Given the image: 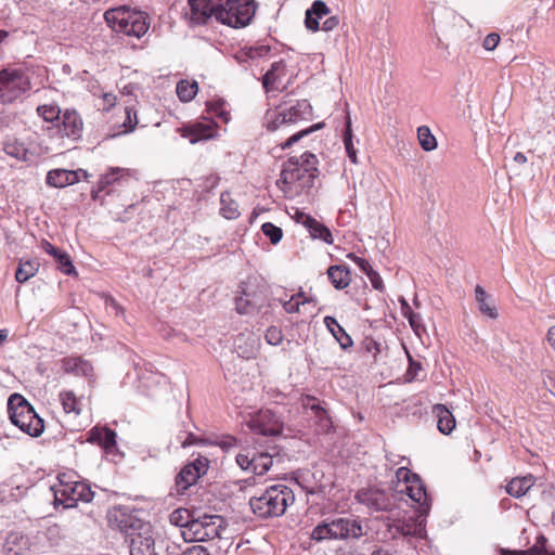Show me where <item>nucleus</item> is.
Listing matches in <instances>:
<instances>
[{
  "label": "nucleus",
  "instance_id": "1",
  "mask_svg": "<svg viewBox=\"0 0 555 555\" xmlns=\"http://www.w3.org/2000/svg\"><path fill=\"white\" fill-rule=\"evenodd\" d=\"M397 487L399 493L406 494L418 505V517L408 519H395L388 525L393 537L402 535L416 539L426 538L425 517L430 509V500L425 486L417 474L412 473L408 467H399L396 472Z\"/></svg>",
  "mask_w": 555,
  "mask_h": 555
},
{
  "label": "nucleus",
  "instance_id": "2",
  "mask_svg": "<svg viewBox=\"0 0 555 555\" xmlns=\"http://www.w3.org/2000/svg\"><path fill=\"white\" fill-rule=\"evenodd\" d=\"M113 516L118 522L120 531L125 533L131 555H156L155 540L150 522L120 511L115 512Z\"/></svg>",
  "mask_w": 555,
  "mask_h": 555
},
{
  "label": "nucleus",
  "instance_id": "3",
  "mask_svg": "<svg viewBox=\"0 0 555 555\" xmlns=\"http://www.w3.org/2000/svg\"><path fill=\"white\" fill-rule=\"evenodd\" d=\"M295 502L293 490L285 485L268 487L259 495L249 500V505L255 515L260 518L282 516L286 508Z\"/></svg>",
  "mask_w": 555,
  "mask_h": 555
},
{
  "label": "nucleus",
  "instance_id": "4",
  "mask_svg": "<svg viewBox=\"0 0 555 555\" xmlns=\"http://www.w3.org/2000/svg\"><path fill=\"white\" fill-rule=\"evenodd\" d=\"M104 18L113 30L138 39L150 28V17L146 13L126 7L107 10Z\"/></svg>",
  "mask_w": 555,
  "mask_h": 555
},
{
  "label": "nucleus",
  "instance_id": "5",
  "mask_svg": "<svg viewBox=\"0 0 555 555\" xmlns=\"http://www.w3.org/2000/svg\"><path fill=\"white\" fill-rule=\"evenodd\" d=\"M11 422L30 437H39L44 429L43 420L36 413L33 405L21 395L13 393L8 401Z\"/></svg>",
  "mask_w": 555,
  "mask_h": 555
},
{
  "label": "nucleus",
  "instance_id": "6",
  "mask_svg": "<svg viewBox=\"0 0 555 555\" xmlns=\"http://www.w3.org/2000/svg\"><path fill=\"white\" fill-rule=\"evenodd\" d=\"M315 177L308 169L301 168L299 159L291 157L284 163L278 186L286 197L294 198L305 190L312 188Z\"/></svg>",
  "mask_w": 555,
  "mask_h": 555
},
{
  "label": "nucleus",
  "instance_id": "7",
  "mask_svg": "<svg viewBox=\"0 0 555 555\" xmlns=\"http://www.w3.org/2000/svg\"><path fill=\"white\" fill-rule=\"evenodd\" d=\"M54 494V504L63 505L65 508L76 506L81 501L89 503L92 501L94 492L91 487L80 480H73L66 474L57 477V483L51 487Z\"/></svg>",
  "mask_w": 555,
  "mask_h": 555
},
{
  "label": "nucleus",
  "instance_id": "8",
  "mask_svg": "<svg viewBox=\"0 0 555 555\" xmlns=\"http://www.w3.org/2000/svg\"><path fill=\"white\" fill-rule=\"evenodd\" d=\"M363 535V528L359 520L351 518H336L322 521L311 532V539L317 542L326 540L359 539Z\"/></svg>",
  "mask_w": 555,
  "mask_h": 555
},
{
  "label": "nucleus",
  "instance_id": "9",
  "mask_svg": "<svg viewBox=\"0 0 555 555\" xmlns=\"http://www.w3.org/2000/svg\"><path fill=\"white\" fill-rule=\"evenodd\" d=\"M227 531V522L220 515H203L194 518L182 531L185 542H205L222 539Z\"/></svg>",
  "mask_w": 555,
  "mask_h": 555
},
{
  "label": "nucleus",
  "instance_id": "10",
  "mask_svg": "<svg viewBox=\"0 0 555 555\" xmlns=\"http://www.w3.org/2000/svg\"><path fill=\"white\" fill-rule=\"evenodd\" d=\"M235 462L242 470L256 476H262L275 463L281 462V456L275 448L268 451L255 447H246L236 454Z\"/></svg>",
  "mask_w": 555,
  "mask_h": 555
},
{
  "label": "nucleus",
  "instance_id": "11",
  "mask_svg": "<svg viewBox=\"0 0 555 555\" xmlns=\"http://www.w3.org/2000/svg\"><path fill=\"white\" fill-rule=\"evenodd\" d=\"M231 4L233 0H190V20L197 25L206 24L211 18L219 23H231Z\"/></svg>",
  "mask_w": 555,
  "mask_h": 555
},
{
  "label": "nucleus",
  "instance_id": "12",
  "mask_svg": "<svg viewBox=\"0 0 555 555\" xmlns=\"http://www.w3.org/2000/svg\"><path fill=\"white\" fill-rule=\"evenodd\" d=\"M30 89L28 76L21 69L5 68L0 72V103H12Z\"/></svg>",
  "mask_w": 555,
  "mask_h": 555
},
{
  "label": "nucleus",
  "instance_id": "13",
  "mask_svg": "<svg viewBox=\"0 0 555 555\" xmlns=\"http://www.w3.org/2000/svg\"><path fill=\"white\" fill-rule=\"evenodd\" d=\"M246 426L256 435L280 436L283 433L284 424L272 411L260 410L254 413L246 421Z\"/></svg>",
  "mask_w": 555,
  "mask_h": 555
},
{
  "label": "nucleus",
  "instance_id": "14",
  "mask_svg": "<svg viewBox=\"0 0 555 555\" xmlns=\"http://www.w3.org/2000/svg\"><path fill=\"white\" fill-rule=\"evenodd\" d=\"M356 500L364 505L371 513L391 511L395 502L393 498L386 490L377 487L362 488L356 493Z\"/></svg>",
  "mask_w": 555,
  "mask_h": 555
},
{
  "label": "nucleus",
  "instance_id": "15",
  "mask_svg": "<svg viewBox=\"0 0 555 555\" xmlns=\"http://www.w3.org/2000/svg\"><path fill=\"white\" fill-rule=\"evenodd\" d=\"M257 4L255 0H233L229 15L233 16L230 22H220L233 28H243L251 22Z\"/></svg>",
  "mask_w": 555,
  "mask_h": 555
},
{
  "label": "nucleus",
  "instance_id": "16",
  "mask_svg": "<svg viewBox=\"0 0 555 555\" xmlns=\"http://www.w3.org/2000/svg\"><path fill=\"white\" fill-rule=\"evenodd\" d=\"M131 177V172L127 168L120 167H111L107 172L101 175L96 186L92 190L91 196L93 199L100 198V193L105 192L106 194L111 193L108 190L109 186L115 184L121 185L129 181Z\"/></svg>",
  "mask_w": 555,
  "mask_h": 555
},
{
  "label": "nucleus",
  "instance_id": "17",
  "mask_svg": "<svg viewBox=\"0 0 555 555\" xmlns=\"http://www.w3.org/2000/svg\"><path fill=\"white\" fill-rule=\"evenodd\" d=\"M83 121L75 109H65L59 126V133L62 138L77 141L81 138Z\"/></svg>",
  "mask_w": 555,
  "mask_h": 555
},
{
  "label": "nucleus",
  "instance_id": "18",
  "mask_svg": "<svg viewBox=\"0 0 555 555\" xmlns=\"http://www.w3.org/2000/svg\"><path fill=\"white\" fill-rule=\"evenodd\" d=\"M217 124L214 121H197L180 129L181 135L189 139L191 144L208 140L216 135Z\"/></svg>",
  "mask_w": 555,
  "mask_h": 555
},
{
  "label": "nucleus",
  "instance_id": "19",
  "mask_svg": "<svg viewBox=\"0 0 555 555\" xmlns=\"http://www.w3.org/2000/svg\"><path fill=\"white\" fill-rule=\"evenodd\" d=\"M332 13L328 5L323 0H315L307 9L305 14V26L311 33H317L321 28L320 21L327 18Z\"/></svg>",
  "mask_w": 555,
  "mask_h": 555
},
{
  "label": "nucleus",
  "instance_id": "20",
  "mask_svg": "<svg viewBox=\"0 0 555 555\" xmlns=\"http://www.w3.org/2000/svg\"><path fill=\"white\" fill-rule=\"evenodd\" d=\"M88 441L99 444L106 453H114L116 450V433L106 427H93L89 431Z\"/></svg>",
  "mask_w": 555,
  "mask_h": 555
},
{
  "label": "nucleus",
  "instance_id": "21",
  "mask_svg": "<svg viewBox=\"0 0 555 555\" xmlns=\"http://www.w3.org/2000/svg\"><path fill=\"white\" fill-rule=\"evenodd\" d=\"M79 181V172L67 169H53L47 173L46 182L50 186L65 188Z\"/></svg>",
  "mask_w": 555,
  "mask_h": 555
},
{
  "label": "nucleus",
  "instance_id": "22",
  "mask_svg": "<svg viewBox=\"0 0 555 555\" xmlns=\"http://www.w3.org/2000/svg\"><path fill=\"white\" fill-rule=\"evenodd\" d=\"M4 153L20 162L33 163L34 154L25 146V144L15 138H7L3 142Z\"/></svg>",
  "mask_w": 555,
  "mask_h": 555
},
{
  "label": "nucleus",
  "instance_id": "23",
  "mask_svg": "<svg viewBox=\"0 0 555 555\" xmlns=\"http://www.w3.org/2000/svg\"><path fill=\"white\" fill-rule=\"evenodd\" d=\"M61 362L62 369L66 373L85 377H89L93 373L92 364L81 357L64 358Z\"/></svg>",
  "mask_w": 555,
  "mask_h": 555
},
{
  "label": "nucleus",
  "instance_id": "24",
  "mask_svg": "<svg viewBox=\"0 0 555 555\" xmlns=\"http://www.w3.org/2000/svg\"><path fill=\"white\" fill-rule=\"evenodd\" d=\"M43 249L46 253H48L54 257V259L57 262L59 269L63 273H65L67 275L77 274L76 269L72 262V259L67 253H65L61 249H57L56 247H54L51 243H49L47 241L43 242Z\"/></svg>",
  "mask_w": 555,
  "mask_h": 555
},
{
  "label": "nucleus",
  "instance_id": "25",
  "mask_svg": "<svg viewBox=\"0 0 555 555\" xmlns=\"http://www.w3.org/2000/svg\"><path fill=\"white\" fill-rule=\"evenodd\" d=\"M324 324L326 328L332 333L340 348L347 350L352 347L353 341L349 334L345 331L343 326H340L337 320L334 317H325Z\"/></svg>",
  "mask_w": 555,
  "mask_h": 555
},
{
  "label": "nucleus",
  "instance_id": "26",
  "mask_svg": "<svg viewBox=\"0 0 555 555\" xmlns=\"http://www.w3.org/2000/svg\"><path fill=\"white\" fill-rule=\"evenodd\" d=\"M327 276L336 289H344L351 282L350 270L343 264L331 266L327 269Z\"/></svg>",
  "mask_w": 555,
  "mask_h": 555
},
{
  "label": "nucleus",
  "instance_id": "27",
  "mask_svg": "<svg viewBox=\"0 0 555 555\" xmlns=\"http://www.w3.org/2000/svg\"><path fill=\"white\" fill-rule=\"evenodd\" d=\"M304 225L308 229L313 238H319L326 244L333 243V236L327 227L310 216H304Z\"/></svg>",
  "mask_w": 555,
  "mask_h": 555
},
{
  "label": "nucleus",
  "instance_id": "28",
  "mask_svg": "<svg viewBox=\"0 0 555 555\" xmlns=\"http://www.w3.org/2000/svg\"><path fill=\"white\" fill-rule=\"evenodd\" d=\"M535 478L532 475L513 478L506 486V491L514 498L524 496L534 485Z\"/></svg>",
  "mask_w": 555,
  "mask_h": 555
},
{
  "label": "nucleus",
  "instance_id": "29",
  "mask_svg": "<svg viewBox=\"0 0 555 555\" xmlns=\"http://www.w3.org/2000/svg\"><path fill=\"white\" fill-rule=\"evenodd\" d=\"M475 299L478 305L479 311L490 319H496L499 313L495 306L492 304L490 295L487 294L485 288L480 285L475 287Z\"/></svg>",
  "mask_w": 555,
  "mask_h": 555
},
{
  "label": "nucleus",
  "instance_id": "30",
  "mask_svg": "<svg viewBox=\"0 0 555 555\" xmlns=\"http://www.w3.org/2000/svg\"><path fill=\"white\" fill-rule=\"evenodd\" d=\"M434 413L438 420L437 426L439 431L449 435L455 427V418L452 413L443 404H436Z\"/></svg>",
  "mask_w": 555,
  "mask_h": 555
},
{
  "label": "nucleus",
  "instance_id": "31",
  "mask_svg": "<svg viewBox=\"0 0 555 555\" xmlns=\"http://www.w3.org/2000/svg\"><path fill=\"white\" fill-rule=\"evenodd\" d=\"M311 109L310 103L307 100H301L289 108H284V112L289 125H293L311 116Z\"/></svg>",
  "mask_w": 555,
  "mask_h": 555
},
{
  "label": "nucleus",
  "instance_id": "32",
  "mask_svg": "<svg viewBox=\"0 0 555 555\" xmlns=\"http://www.w3.org/2000/svg\"><path fill=\"white\" fill-rule=\"evenodd\" d=\"M59 400L66 415H79L81 412L80 401L72 390H63L59 393Z\"/></svg>",
  "mask_w": 555,
  "mask_h": 555
},
{
  "label": "nucleus",
  "instance_id": "33",
  "mask_svg": "<svg viewBox=\"0 0 555 555\" xmlns=\"http://www.w3.org/2000/svg\"><path fill=\"white\" fill-rule=\"evenodd\" d=\"M220 214L229 220H233L240 217L241 212L238 210V205L231 197L229 192H223L220 195Z\"/></svg>",
  "mask_w": 555,
  "mask_h": 555
},
{
  "label": "nucleus",
  "instance_id": "34",
  "mask_svg": "<svg viewBox=\"0 0 555 555\" xmlns=\"http://www.w3.org/2000/svg\"><path fill=\"white\" fill-rule=\"evenodd\" d=\"M39 269V262L36 260H20L15 272V280L18 283H25L33 278Z\"/></svg>",
  "mask_w": 555,
  "mask_h": 555
},
{
  "label": "nucleus",
  "instance_id": "35",
  "mask_svg": "<svg viewBox=\"0 0 555 555\" xmlns=\"http://www.w3.org/2000/svg\"><path fill=\"white\" fill-rule=\"evenodd\" d=\"M291 126L284 109H274L266 115V127L269 131H275L283 127Z\"/></svg>",
  "mask_w": 555,
  "mask_h": 555
},
{
  "label": "nucleus",
  "instance_id": "36",
  "mask_svg": "<svg viewBox=\"0 0 555 555\" xmlns=\"http://www.w3.org/2000/svg\"><path fill=\"white\" fill-rule=\"evenodd\" d=\"M198 478V473L194 472L192 467L186 464L176 477V483L179 490L184 491L194 485Z\"/></svg>",
  "mask_w": 555,
  "mask_h": 555
},
{
  "label": "nucleus",
  "instance_id": "37",
  "mask_svg": "<svg viewBox=\"0 0 555 555\" xmlns=\"http://www.w3.org/2000/svg\"><path fill=\"white\" fill-rule=\"evenodd\" d=\"M177 95L182 102H190L198 92V86L196 81L180 80L177 83Z\"/></svg>",
  "mask_w": 555,
  "mask_h": 555
},
{
  "label": "nucleus",
  "instance_id": "38",
  "mask_svg": "<svg viewBox=\"0 0 555 555\" xmlns=\"http://www.w3.org/2000/svg\"><path fill=\"white\" fill-rule=\"evenodd\" d=\"M193 519L190 511L186 508H177L169 516L170 524L180 528L181 535L183 529H186Z\"/></svg>",
  "mask_w": 555,
  "mask_h": 555
},
{
  "label": "nucleus",
  "instance_id": "39",
  "mask_svg": "<svg viewBox=\"0 0 555 555\" xmlns=\"http://www.w3.org/2000/svg\"><path fill=\"white\" fill-rule=\"evenodd\" d=\"M417 139L420 142L421 147L426 151L430 152L437 149V140L435 135L431 133L429 127L427 126H421L417 128Z\"/></svg>",
  "mask_w": 555,
  "mask_h": 555
},
{
  "label": "nucleus",
  "instance_id": "40",
  "mask_svg": "<svg viewBox=\"0 0 555 555\" xmlns=\"http://www.w3.org/2000/svg\"><path fill=\"white\" fill-rule=\"evenodd\" d=\"M344 145H345V150H346L347 156L349 157L350 162L352 164H358L357 150L353 144L351 120H350L349 116L347 117L346 129L344 131Z\"/></svg>",
  "mask_w": 555,
  "mask_h": 555
},
{
  "label": "nucleus",
  "instance_id": "41",
  "mask_svg": "<svg viewBox=\"0 0 555 555\" xmlns=\"http://www.w3.org/2000/svg\"><path fill=\"white\" fill-rule=\"evenodd\" d=\"M26 544H27V541L23 537V534H21L18 532H11L8 535L7 542H5L8 555L10 553H13V555H20L21 551L24 548V546H26Z\"/></svg>",
  "mask_w": 555,
  "mask_h": 555
},
{
  "label": "nucleus",
  "instance_id": "42",
  "mask_svg": "<svg viewBox=\"0 0 555 555\" xmlns=\"http://www.w3.org/2000/svg\"><path fill=\"white\" fill-rule=\"evenodd\" d=\"M37 113L46 121H54L60 118L61 109L56 105L44 104V105L38 106Z\"/></svg>",
  "mask_w": 555,
  "mask_h": 555
},
{
  "label": "nucleus",
  "instance_id": "43",
  "mask_svg": "<svg viewBox=\"0 0 555 555\" xmlns=\"http://www.w3.org/2000/svg\"><path fill=\"white\" fill-rule=\"evenodd\" d=\"M261 231L270 240L272 244H278L283 236L282 229L274 225L271 222L263 223L261 225Z\"/></svg>",
  "mask_w": 555,
  "mask_h": 555
},
{
  "label": "nucleus",
  "instance_id": "44",
  "mask_svg": "<svg viewBox=\"0 0 555 555\" xmlns=\"http://www.w3.org/2000/svg\"><path fill=\"white\" fill-rule=\"evenodd\" d=\"M323 127V124L322 122H319V124H315L313 126H311L310 128H307V129H304V130H300L296 133H294L293 135H291L283 144H282V149L285 150L289 146H292L294 143L298 142L301 138L310 134L311 132H313L314 130H318L320 128Z\"/></svg>",
  "mask_w": 555,
  "mask_h": 555
},
{
  "label": "nucleus",
  "instance_id": "45",
  "mask_svg": "<svg viewBox=\"0 0 555 555\" xmlns=\"http://www.w3.org/2000/svg\"><path fill=\"white\" fill-rule=\"evenodd\" d=\"M547 539L540 534L537 537L535 543L530 547V555H555L554 551L547 550Z\"/></svg>",
  "mask_w": 555,
  "mask_h": 555
},
{
  "label": "nucleus",
  "instance_id": "46",
  "mask_svg": "<svg viewBox=\"0 0 555 555\" xmlns=\"http://www.w3.org/2000/svg\"><path fill=\"white\" fill-rule=\"evenodd\" d=\"M300 167L308 169L313 177H317L318 168H317V157L315 155L305 152L299 159Z\"/></svg>",
  "mask_w": 555,
  "mask_h": 555
},
{
  "label": "nucleus",
  "instance_id": "47",
  "mask_svg": "<svg viewBox=\"0 0 555 555\" xmlns=\"http://www.w3.org/2000/svg\"><path fill=\"white\" fill-rule=\"evenodd\" d=\"M266 341L271 346H279L283 341V333L276 326H270L264 334Z\"/></svg>",
  "mask_w": 555,
  "mask_h": 555
},
{
  "label": "nucleus",
  "instance_id": "48",
  "mask_svg": "<svg viewBox=\"0 0 555 555\" xmlns=\"http://www.w3.org/2000/svg\"><path fill=\"white\" fill-rule=\"evenodd\" d=\"M208 112L212 113L220 119H222L224 122H228L230 119L229 112L224 108V102L223 101H216L214 103H210L208 105Z\"/></svg>",
  "mask_w": 555,
  "mask_h": 555
},
{
  "label": "nucleus",
  "instance_id": "49",
  "mask_svg": "<svg viewBox=\"0 0 555 555\" xmlns=\"http://www.w3.org/2000/svg\"><path fill=\"white\" fill-rule=\"evenodd\" d=\"M126 118L124 120L122 126L125 127V133L131 132L134 130L135 126L138 125V118H137V112L130 107L127 106L125 108Z\"/></svg>",
  "mask_w": 555,
  "mask_h": 555
},
{
  "label": "nucleus",
  "instance_id": "50",
  "mask_svg": "<svg viewBox=\"0 0 555 555\" xmlns=\"http://www.w3.org/2000/svg\"><path fill=\"white\" fill-rule=\"evenodd\" d=\"M302 297V293L294 295L289 300L284 301L283 308L287 313H296L299 311L300 305L307 302L306 299L299 300Z\"/></svg>",
  "mask_w": 555,
  "mask_h": 555
},
{
  "label": "nucleus",
  "instance_id": "51",
  "mask_svg": "<svg viewBox=\"0 0 555 555\" xmlns=\"http://www.w3.org/2000/svg\"><path fill=\"white\" fill-rule=\"evenodd\" d=\"M189 465L194 472L198 473L201 477L202 475L206 474L209 467V461L207 457L198 455L192 463H189Z\"/></svg>",
  "mask_w": 555,
  "mask_h": 555
},
{
  "label": "nucleus",
  "instance_id": "52",
  "mask_svg": "<svg viewBox=\"0 0 555 555\" xmlns=\"http://www.w3.org/2000/svg\"><path fill=\"white\" fill-rule=\"evenodd\" d=\"M347 258L353 261L365 275L373 270L371 263L366 259L361 258L353 253H349Z\"/></svg>",
  "mask_w": 555,
  "mask_h": 555
},
{
  "label": "nucleus",
  "instance_id": "53",
  "mask_svg": "<svg viewBox=\"0 0 555 555\" xmlns=\"http://www.w3.org/2000/svg\"><path fill=\"white\" fill-rule=\"evenodd\" d=\"M339 23H340V20H339L338 15L330 14L327 16V18H325L323 21V23L321 24L320 30H323L325 33L333 31L334 29H336L338 27Z\"/></svg>",
  "mask_w": 555,
  "mask_h": 555
},
{
  "label": "nucleus",
  "instance_id": "54",
  "mask_svg": "<svg viewBox=\"0 0 555 555\" xmlns=\"http://www.w3.org/2000/svg\"><path fill=\"white\" fill-rule=\"evenodd\" d=\"M412 330L417 336H421L422 332L425 331L424 324L422 323V318L417 313H412L406 318Z\"/></svg>",
  "mask_w": 555,
  "mask_h": 555
},
{
  "label": "nucleus",
  "instance_id": "55",
  "mask_svg": "<svg viewBox=\"0 0 555 555\" xmlns=\"http://www.w3.org/2000/svg\"><path fill=\"white\" fill-rule=\"evenodd\" d=\"M251 304L250 301L245 298V297H238L236 298L235 300V310L240 313V314H248L251 312Z\"/></svg>",
  "mask_w": 555,
  "mask_h": 555
},
{
  "label": "nucleus",
  "instance_id": "56",
  "mask_svg": "<svg viewBox=\"0 0 555 555\" xmlns=\"http://www.w3.org/2000/svg\"><path fill=\"white\" fill-rule=\"evenodd\" d=\"M500 39L501 38L499 34L491 33L483 39L482 47L487 51H493L498 47Z\"/></svg>",
  "mask_w": 555,
  "mask_h": 555
},
{
  "label": "nucleus",
  "instance_id": "57",
  "mask_svg": "<svg viewBox=\"0 0 555 555\" xmlns=\"http://www.w3.org/2000/svg\"><path fill=\"white\" fill-rule=\"evenodd\" d=\"M280 67V63L272 64V67L270 70H268L263 77H262V85L266 89L269 88V86H272L275 81V69Z\"/></svg>",
  "mask_w": 555,
  "mask_h": 555
},
{
  "label": "nucleus",
  "instance_id": "58",
  "mask_svg": "<svg viewBox=\"0 0 555 555\" xmlns=\"http://www.w3.org/2000/svg\"><path fill=\"white\" fill-rule=\"evenodd\" d=\"M372 284V286L377 289V291H380L383 292L384 291V282H383V279L382 276L378 274V272H376L374 269L366 275Z\"/></svg>",
  "mask_w": 555,
  "mask_h": 555
},
{
  "label": "nucleus",
  "instance_id": "59",
  "mask_svg": "<svg viewBox=\"0 0 555 555\" xmlns=\"http://www.w3.org/2000/svg\"><path fill=\"white\" fill-rule=\"evenodd\" d=\"M219 446L222 450L230 451L233 448L237 447V440L235 437L227 436L219 441Z\"/></svg>",
  "mask_w": 555,
  "mask_h": 555
},
{
  "label": "nucleus",
  "instance_id": "60",
  "mask_svg": "<svg viewBox=\"0 0 555 555\" xmlns=\"http://www.w3.org/2000/svg\"><path fill=\"white\" fill-rule=\"evenodd\" d=\"M182 555H209L208 551L202 545H193L185 550Z\"/></svg>",
  "mask_w": 555,
  "mask_h": 555
},
{
  "label": "nucleus",
  "instance_id": "61",
  "mask_svg": "<svg viewBox=\"0 0 555 555\" xmlns=\"http://www.w3.org/2000/svg\"><path fill=\"white\" fill-rule=\"evenodd\" d=\"M364 348L367 352H372L374 357L379 352V344L371 338L364 340Z\"/></svg>",
  "mask_w": 555,
  "mask_h": 555
},
{
  "label": "nucleus",
  "instance_id": "62",
  "mask_svg": "<svg viewBox=\"0 0 555 555\" xmlns=\"http://www.w3.org/2000/svg\"><path fill=\"white\" fill-rule=\"evenodd\" d=\"M103 100V109L107 111L115 106L116 104V95L113 93H104L102 96Z\"/></svg>",
  "mask_w": 555,
  "mask_h": 555
},
{
  "label": "nucleus",
  "instance_id": "63",
  "mask_svg": "<svg viewBox=\"0 0 555 555\" xmlns=\"http://www.w3.org/2000/svg\"><path fill=\"white\" fill-rule=\"evenodd\" d=\"M399 302L401 305V313L404 318H408L410 317L413 312L411 306L409 305V302L405 300V298L403 297H400L399 299Z\"/></svg>",
  "mask_w": 555,
  "mask_h": 555
},
{
  "label": "nucleus",
  "instance_id": "64",
  "mask_svg": "<svg viewBox=\"0 0 555 555\" xmlns=\"http://www.w3.org/2000/svg\"><path fill=\"white\" fill-rule=\"evenodd\" d=\"M334 555H362L352 547H338Z\"/></svg>",
  "mask_w": 555,
  "mask_h": 555
}]
</instances>
